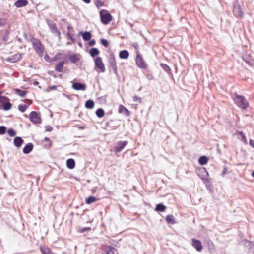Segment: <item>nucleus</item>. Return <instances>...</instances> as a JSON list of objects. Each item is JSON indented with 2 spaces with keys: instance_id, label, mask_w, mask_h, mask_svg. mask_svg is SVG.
Segmentation results:
<instances>
[{
  "instance_id": "1",
  "label": "nucleus",
  "mask_w": 254,
  "mask_h": 254,
  "mask_svg": "<svg viewBox=\"0 0 254 254\" xmlns=\"http://www.w3.org/2000/svg\"><path fill=\"white\" fill-rule=\"evenodd\" d=\"M235 104L240 108L245 109L248 106L246 99L242 96L238 95L234 99Z\"/></svg>"
},
{
  "instance_id": "2",
  "label": "nucleus",
  "mask_w": 254,
  "mask_h": 254,
  "mask_svg": "<svg viewBox=\"0 0 254 254\" xmlns=\"http://www.w3.org/2000/svg\"><path fill=\"white\" fill-rule=\"evenodd\" d=\"M32 41L34 50L40 56H42L43 54L44 47L41 42L37 39H33Z\"/></svg>"
},
{
  "instance_id": "3",
  "label": "nucleus",
  "mask_w": 254,
  "mask_h": 254,
  "mask_svg": "<svg viewBox=\"0 0 254 254\" xmlns=\"http://www.w3.org/2000/svg\"><path fill=\"white\" fill-rule=\"evenodd\" d=\"M101 22L104 24H107L112 21V17L106 10H102L100 12Z\"/></svg>"
},
{
  "instance_id": "4",
  "label": "nucleus",
  "mask_w": 254,
  "mask_h": 254,
  "mask_svg": "<svg viewBox=\"0 0 254 254\" xmlns=\"http://www.w3.org/2000/svg\"><path fill=\"white\" fill-rule=\"evenodd\" d=\"M136 63L137 66L142 69H146L147 67V64L143 60L142 56L137 53L136 57Z\"/></svg>"
},
{
  "instance_id": "5",
  "label": "nucleus",
  "mask_w": 254,
  "mask_h": 254,
  "mask_svg": "<svg viewBox=\"0 0 254 254\" xmlns=\"http://www.w3.org/2000/svg\"><path fill=\"white\" fill-rule=\"evenodd\" d=\"M200 173L202 174L201 176H200L201 179L203 180V182L205 184H207L210 183L209 179L207 177L209 176V173L206 168H202L199 170Z\"/></svg>"
},
{
  "instance_id": "6",
  "label": "nucleus",
  "mask_w": 254,
  "mask_h": 254,
  "mask_svg": "<svg viewBox=\"0 0 254 254\" xmlns=\"http://www.w3.org/2000/svg\"><path fill=\"white\" fill-rule=\"evenodd\" d=\"M95 64L96 67L99 69V71L104 72L105 70L104 64L102 61V59L100 57H98L95 59Z\"/></svg>"
},
{
  "instance_id": "7",
  "label": "nucleus",
  "mask_w": 254,
  "mask_h": 254,
  "mask_svg": "<svg viewBox=\"0 0 254 254\" xmlns=\"http://www.w3.org/2000/svg\"><path fill=\"white\" fill-rule=\"evenodd\" d=\"M30 121L34 124H39L41 123V119L39 115L36 112L33 111L29 115Z\"/></svg>"
},
{
  "instance_id": "8",
  "label": "nucleus",
  "mask_w": 254,
  "mask_h": 254,
  "mask_svg": "<svg viewBox=\"0 0 254 254\" xmlns=\"http://www.w3.org/2000/svg\"><path fill=\"white\" fill-rule=\"evenodd\" d=\"M191 241L192 246L194 247L197 251L201 252L202 250L203 247L201 242L199 240L192 239Z\"/></svg>"
},
{
  "instance_id": "9",
  "label": "nucleus",
  "mask_w": 254,
  "mask_h": 254,
  "mask_svg": "<svg viewBox=\"0 0 254 254\" xmlns=\"http://www.w3.org/2000/svg\"><path fill=\"white\" fill-rule=\"evenodd\" d=\"M127 144V141H120L117 144V145L114 147V151L117 152H120Z\"/></svg>"
},
{
  "instance_id": "10",
  "label": "nucleus",
  "mask_w": 254,
  "mask_h": 254,
  "mask_svg": "<svg viewBox=\"0 0 254 254\" xmlns=\"http://www.w3.org/2000/svg\"><path fill=\"white\" fill-rule=\"evenodd\" d=\"M72 87L74 90L84 91L86 88V85L84 84L74 82L72 84Z\"/></svg>"
},
{
  "instance_id": "11",
  "label": "nucleus",
  "mask_w": 254,
  "mask_h": 254,
  "mask_svg": "<svg viewBox=\"0 0 254 254\" xmlns=\"http://www.w3.org/2000/svg\"><path fill=\"white\" fill-rule=\"evenodd\" d=\"M48 26L50 27V29L51 30L52 32L53 33H55L57 34L58 36L59 37H60L61 34H60V31L58 30V29L56 27V24L53 22H51L48 21Z\"/></svg>"
},
{
  "instance_id": "12",
  "label": "nucleus",
  "mask_w": 254,
  "mask_h": 254,
  "mask_svg": "<svg viewBox=\"0 0 254 254\" xmlns=\"http://www.w3.org/2000/svg\"><path fill=\"white\" fill-rule=\"evenodd\" d=\"M233 12L234 14L240 17H242L243 16V10H242V8L239 5L234 6Z\"/></svg>"
},
{
  "instance_id": "13",
  "label": "nucleus",
  "mask_w": 254,
  "mask_h": 254,
  "mask_svg": "<svg viewBox=\"0 0 254 254\" xmlns=\"http://www.w3.org/2000/svg\"><path fill=\"white\" fill-rule=\"evenodd\" d=\"M244 244L246 247H249V253L254 254V244L250 241L245 240Z\"/></svg>"
},
{
  "instance_id": "14",
  "label": "nucleus",
  "mask_w": 254,
  "mask_h": 254,
  "mask_svg": "<svg viewBox=\"0 0 254 254\" xmlns=\"http://www.w3.org/2000/svg\"><path fill=\"white\" fill-rule=\"evenodd\" d=\"M21 58V55L20 54H16L12 56L7 58V61L11 63H16L19 61Z\"/></svg>"
},
{
  "instance_id": "15",
  "label": "nucleus",
  "mask_w": 254,
  "mask_h": 254,
  "mask_svg": "<svg viewBox=\"0 0 254 254\" xmlns=\"http://www.w3.org/2000/svg\"><path fill=\"white\" fill-rule=\"evenodd\" d=\"M105 251L107 254H118V250L112 246L107 247Z\"/></svg>"
},
{
  "instance_id": "16",
  "label": "nucleus",
  "mask_w": 254,
  "mask_h": 254,
  "mask_svg": "<svg viewBox=\"0 0 254 254\" xmlns=\"http://www.w3.org/2000/svg\"><path fill=\"white\" fill-rule=\"evenodd\" d=\"M33 145L32 143L27 144L23 149V152L24 154L29 153L33 149Z\"/></svg>"
},
{
  "instance_id": "17",
  "label": "nucleus",
  "mask_w": 254,
  "mask_h": 254,
  "mask_svg": "<svg viewBox=\"0 0 254 254\" xmlns=\"http://www.w3.org/2000/svg\"><path fill=\"white\" fill-rule=\"evenodd\" d=\"M28 4L26 0H18L14 3V5L17 7H21L26 6Z\"/></svg>"
},
{
  "instance_id": "18",
  "label": "nucleus",
  "mask_w": 254,
  "mask_h": 254,
  "mask_svg": "<svg viewBox=\"0 0 254 254\" xmlns=\"http://www.w3.org/2000/svg\"><path fill=\"white\" fill-rule=\"evenodd\" d=\"M79 34L82 35L83 39L85 41L90 39L92 36L91 33L87 31L84 32H80Z\"/></svg>"
},
{
  "instance_id": "19",
  "label": "nucleus",
  "mask_w": 254,
  "mask_h": 254,
  "mask_svg": "<svg viewBox=\"0 0 254 254\" xmlns=\"http://www.w3.org/2000/svg\"><path fill=\"white\" fill-rule=\"evenodd\" d=\"M23 142V139L20 137H16L14 139V144L17 147H20Z\"/></svg>"
},
{
  "instance_id": "20",
  "label": "nucleus",
  "mask_w": 254,
  "mask_h": 254,
  "mask_svg": "<svg viewBox=\"0 0 254 254\" xmlns=\"http://www.w3.org/2000/svg\"><path fill=\"white\" fill-rule=\"evenodd\" d=\"M66 165L68 168L72 169L74 168L75 163L73 159H68L66 161Z\"/></svg>"
},
{
  "instance_id": "21",
  "label": "nucleus",
  "mask_w": 254,
  "mask_h": 254,
  "mask_svg": "<svg viewBox=\"0 0 254 254\" xmlns=\"http://www.w3.org/2000/svg\"><path fill=\"white\" fill-rule=\"evenodd\" d=\"M129 56V53L127 50L121 51L119 53V57L121 59H127Z\"/></svg>"
},
{
  "instance_id": "22",
  "label": "nucleus",
  "mask_w": 254,
  "mask_h": 254,
  "mask_svg": "<svg viewBox=\"0 0 254 254\" xmlns=\"http://www.w3.org/2000/svg\"><path fill=\"white\" fill-rule=\"evenodd\" d=\"M98 200V199L94 196H90L86 199V203L87 204H90L94 203Z\"/></svg>"
},
{
  "instance_id": "23",
  "label": "nucleus",
  "mask_w": 254,
  "mask_h": 254,
  "mask_svg": "<svg viewBox=\"0 0 254 254\" xmlns=\"http://www.w3.org/2000/svg\"><path fill=\"white\" fill-rule=\"evenodd\" d=\"M85 106L86 108L92 109L94 106V102L91 100L86 101Z\"/></svg>"
},
{
  "instance_id": "24",
  "label": "nucleus",
  "mask_w": 254,
  "mask_h": 254,
  "mask_svg": "<svg viewBox=\"0 0 254 254\" xmlns=\"http://www.w3.org/2000/svg\"><path fill=\"white\" fill-rule=\"evenodd\" d=\"M198 162L200 165H205L208 162V158L205 156H201L199 158Z\"/></svg>"
},
{
  "instance_id": "25",
  "label": "nucleus",
  "mask_w": 254,
  "mask_h": 254,
  "mask_svg": "<svg viewBox=\"0 0 254 254\" xmlns=\"http://www.w3.org/2000/svg\"><path fill=\"white\" fill-rule=\"evenodd\" d=\"M166 207L162 204H158L157 205L155 210L157 211L164 212L165 211Z\"/></svg>"
},
{
  "instance_id": "26",
  "label": "nucleus",
  "mask_w": 254,
  "mask_h": 254,
  "mask_svg": "<svg viewBox=\"0 0 254 254\" xmlns=\"http://www.w3.org/2000/svg\"><path fill=\"white\" fill-rule=\"evenodd\" d=\"M89 53L91 56L94 57L99 54V51L97 48H93L90 50Z\"/></svg>"
},
{
  "instance_id": "27",
  "label": "nucleus",
  "mask_w": 254,
  "mask_h": 254,
  "mask_svg": "<svg viewBox=\"0 0 254 254\" xmlns=\"http://www.w3.org/2000/svg\"><path fill=\"white\" fill-rule=\"evenodd\" d=\"M40 250L43 254H49L51 252H52L48 248H47L45 246H41Z\"/></svg>"
},
{
  "instance_id": "28",
  "label": "nucleus",
  "mask_w": 254,
  "mask_h": 254,
  "mask_svg": "<svg viewBox=\"0 0 254 254\" xmlns=\"http://www.w3.org/2000/svg\"><path fill=\"white\" fill-rule=\"evenodd\" d=\"M119 112L120 113H123L124 112H125L127 116H128L129 115V111L123 105H120L119 106Z\"/></svg>"
},
{
  "instance_id": "29",
  "label": "nucleus",
  "mask_w": 254,
  "mask_h": 254,
  "mask_svg": "<svg viewBox=\"0 0 254 254\" xmlns=\"http://www.w3.org/2000/svg\"><path fill=\"white\" fill-rule=\"evenodd\" d=\"M96 114L98 117L102 118L104 117L105 115V112L102 109L100 108L96 111Z\"/></svg>"
},
{
  "instance_id": "30",
  "label": "nucleus",
  "mask_w": 254,
  "mask_h": 254,
  "mask_svg": "<svg viewBox=\"0 0 254 254\" xmlns=\"http://www.w3.org/2000/svg\"><path fill=\"white\" fill-rule=\"evenodd\" d=\"M166 220L167 222L169 223H171L172 224L175 223V220H174V217L173 216V215H167L166 217Z\"/></svg>"
},
{
  "instance_id": "31",
  "label": "nucleus",
  "mask_w": 254,
  "mask_h": 254,
  "mask_svg": "<svg viewBox=\"0 0 254 254\" xmlns=\"http://www.w3.org/2000/svg\"><path fill=\"white\" fill-rule=\"evenodd\" d=\"M63 65H64V62H59L55 67L56 70L58 72L62 71L63 68Z\"/></svg>"
},
{
  "instance_id": "32",
  "label": "nucleus",
  "mask_w": 254,
  "mask_h": 254,
  "mask_svg": "<svg viewBox=\"0 0 254 254\" xmlns=\"http://www.w3.org/2000/svg\"><path fill=\"white\" fill-rule=\"evenodd\" d=\"M237 135L241 136V139L245 144L247 143V140L244 134L242 131H238L236 133Z\"/></svg>"
},
{
  "instance_id": "33",
  "label": "nucleus",
  "mask_w": 254,
  "mask_h": 254,
  "mask_svg": "<svg viewBox=\"0 0 254 254\" xmlns=\"http://www.w3.org/2000/svg\"><path fill=\"white\" fill-rule=\"evenodd\" d=\"M15 92H16V93L19 96H21V97H24L26 93V92L25 91H23V90H19V89H16L15 90Z\"/></svg>"
},
{
  "instance_id": "34",
  "label": "nucleus",
  "mask_w": 254,
  "mask_h": 254,
  "mask_svg": "<svg viewBox=\"0 0 254 254\" xmlns=\"http://www.w3.org/2000/svg\"><path fill=\"white\" fill-rule=\"evenodd\" d=\"M7 20L5 18H0V26H4L7 23Z\"/></svg>"
},
{
  "instance_id": "35",
  "label": "nucleus",
  "mask_w": 254,
  "mask_h": 254,
  "mask_svg": "<svg viewBox=\"0 0 254 254\" xmlns=\"http://www.w3.org/2000/svg\"><path fill=\"white\" fill-rule=\"evenodd\" d=\"M11 108V104L10 103H6L3 105V108L4 110L7 111L10 109Z\"/></svg>"
},
{
  "instance_id": "36",
  "label": "nucleus",
  "mask_w": 254,
  "mask_h": 254,
  "mask_svg": "<svg viewBox=\"0 0 254 254\" xmlns=\"http://www.w3.org/2000/svg\"><path fill=\"white\" fill-rule=\"evenodd\" d=\"M27 108V106L26 105H19L18 106V109L22 112H25Z\"/></svg>"
},
{
  "instance_id": "37",
  "label": "nucleus",
  "mask_w": 254,
  "mask_h": 254,
  "mask_svg": "<svg viewBox=\"0 0 254 254\" xmlns=\"http://www.w3.org/2000/svg\"><path fill=\"white\" fill-rule=\"evenodd\" d=\"M7 133L10 136H14L16 135L15 131L11 128L8 130Z\"/></svg>"
},
{
  "instance_id": "38",
  "label": "nucleus",
  "mask_w": 254,
  "mask_h": 254,
  "mask_svg": "<svg viewBox=\"0 0 254 254\" xmlns=\"http://www.w3.org/2000/svg\"><path fill=\"white\" fill-rule=\"evenodd\" d=\"M91 230V228L90 227H85V228H80L79 230H78V232H80V233H84L86 231H90Z\"/></svg>"
},
{
  "instance_id": "39",
  "label": "nucleus",
  "mask_w": 254,
  "mask_h": 254,
  "mask_svg": "<svg viewBox=\"0 0 254 254\" xmlns=\"http://www.w3.org/2000/svg\"><path fill=\"white\" fill-rule=\"evenodd\" d=\"M101 43L102 45H103L106 47H107L109 46V43H108V41L106 39H101Z\"/></svg>"
},
{
  "instance_id": "40",
  "label": "nucleus",
  "mask_w": 254,
  "mask_h": 254,
  "mask_svg": "<svg viewBox=\"0 0 254 254\" xmlns=\"http://www.w3.org/2000/svg\"><path fill=\"white\" fill-rule=\"evenodd\" d=\"M6 132V127L4 126L0 127V134H4Z\"/></svg>"
},
{
  "instance_id": "41",
  "label": "nucleus",
  "mask_w": 254,
  "mask_h": 254,
  "mask_svg": "<svg viewBox=\"0 0 254 254\" xmlns=\"http://www.w3.org/2000/svg\"><path fill=\"white\" fill-rule=\"evenodd\" d=\"M95 4H96V6L98 8L101 7L103 6V2L99 0H98L96 1Z\"/></svg>"
},
{
  "instance_id": "42",
  "label": "nucleus",
  "mask_w": 254,
  "mask_h": 254,
  "mask_svg": "<svg viewBox=\"0 0 254 254\" xmlns=\"http://www.w3.org/2000/svg\"><path fill=\"white\" fill-rule=\"evenodd\" d=\"M67 36L68 39H70L72 43L75 42V39L72 37L71 35L70 34L69 31H68L67 33Z\"/></svg>"
},
{
  "instance_id": "43",
  "label": "nucleus",
  "mask_w": 254,
  "mask_h": 254,
  "mask_svg": "<svg viewBox=\"0 0 254 254\" xmlns=\"http://www.w3.org/2000/svg\"><path fill=\"white\" fill-rule=\"evenodd\" d=\"M52 127H51L50 126L48 125L45 127V130L46 131H51L52 130Z\"/></svg>"
},
{
  "instance_id": "44",
  "label": "nucleus",
  "mask_w": 254,
  "mask_h": 254,
  "mask_svg": "<svg viewBox=\"0 0 254 254\" xmlns=\"http://www.w3.org/2000/svg\"><path fill=\"white\" fill-rule=\"evenodd\" d=\"M161 66L166 71H167V70H169V66H168L167 65H166L165 64H161Z\"/></svg>"
},
{
  "instance_id": "45",
  "label": "nucleus",
  "mask_w": 254,
  "mask_h": 254,
  "mask_svg": "<svg viewBox=\"0 0 254 254\" xmlns=\"http://www.w3.org/2000/svg\"><path fill=\"white\" fill-rule=\"evenodd\" d=\"M61 55V54L60 53L57 54V55H55V56L54 57V58H53V59L52 61H56V60H58L59 56H60Z\"/></svg>"
},
{
  "instance_id": "46",
  "label": "nucleus",
  "mask_w": 254,
  "mask_h": 254,
  "mask_svg": "<svg viewBox=\"0 0 254 254\" xmlns=\"http://www.w3.org/2000/svg\"><path fill=\"white\" fill-rule=\"evenodd\" d=\"M250 145L254 148V140L250 139L249 141Z\"/></svg>"
},
{
  "instance_id": "47",
  "label": "nucleus",
  "mask_w": 254,
  "mask_h": 254,
  "mask_svg": "<svg viewBox=\"0 0 254 254\" xmlns=\"http://www.w3.org/2000/svg\"><path fill=\"white\" fill-rule=\"evenodd\" d=\"M95 40H92L89 43V45L90 46H93V45H95Z\"/></svg>"
},
{
  "instance_id": "48",
  "label": "nucleus",
  "mask_w": 254,
  "mask_h": 254,
  "mask_svg": "<svg viewBox=\"0 0 254 254\" xmlns=\"http://www.w3.org/2000/svg\"><path fill=\"white\" fill-rule=\"evenodd\" d=\"M133 100H134V101H138L139 102H140V99L138 97H137V96H134V97H133Z\"/></svg>"
},
{
  "instance_id": "49",
  "label": "nucleus",
  "mask_w": 254,
  "mask_h": 254,
  "mask_svg": "<svg viewBox=\"0 0 254 254\" xmlns=\"http://www.w3.org/2000/svg\"><path fill=\"white\" fill-rule=\"evenodd\" d=\"M44 59L46 61L48 62V61H49L50 57L48 55L46 54L44 56Z\"/></svg>"
},
{
  "instance_id": "50",
  "label": "nucleus",
  "mask_w": 254,
  "mask_h": 254,
  "mask_svg": "<svg viewBox=\"0 0 254 254\" xmlns=\"http://www.w3.org/2000/svg\"><path fill=\"white\" fill-rule=\"evenodd\" d=\"M227 169L226 168H225L222 172V175L224 176L225 174L227 173Z\"/></svg>"
},
{
  "instance_id": "51",
  "label": "nucleus",
  "mask_w": 254,
  "mask_h": 254,
  "mask_svg": "<svg viewBox=\"0 0 254 254\" xmlns=\"http://www.w3.org/2000/svg\"><path fill=\"white\" fill-rule=\"evenodd\" d=\"M70 60L73 63L76 62V61L74 60V58L72 57H70Z\"/></svg>"
},
{
  "instance_id": "52",
  "label": "nucleus",
  "mask_w": 254,
  "mask_h": 254,
  "mask_svg": "<svg viewBox=\"0 0 254 254\" xmlns=\"http://www.w3.org/2000/svg\"><path fill=\"white\" fill-rule=\"evenodd\" d=\"M49 88L51 89V90H54L56 88V86H52L51 87H49Z\"/></svg>"
},
{
  "instance_id": "53",
  "label": "nucleus",
  "mask_w": 254,
  "mask_h": 254,
  "mask_svg": "<svg viewBox=\"0 0 254 254\" xmlns=\"http://www.w3.org/2000/svg\"><path fill=\"white\" fill-rule=\"evenodd\" d=\"M82 0L86 3H89L91 1V0Z\"/></svg>"
},
{
  "instance_id": "54",
  "label": "nucleus",
  "mask_w": 254,
  "mask_h": 254,
  "mask_svg": "<svg viewBox=\"0 0 254 254\" xmlns=\"http://www.w3.org/2000/svg\"><path fill=\"white\" fill-rule=\"evenodd\" d=\"M71 28V25H69L67 27V29L68 30V31L69 30V29H70Z\"/></svg>"
},
{
  "instance_id": "55",
  "label": "nucleus",
  "mask_w": 254,
  "mask_h": 254,
  "mask_svg": "<svg viewBox=\"0 0 254 254\" xmlns=\"http://www.w3.org/2000/svg\"><path fill=\"white\" fill-rule=\"evenodd\" d=\"M252 176L254 177V171H253L252 173Z\"/></svg>"
},
{
  "instance_id": "56",
  "label": "nucleus",
  "mask_w": 254,
  "mask_h": 254,
  "mask_svg": "<svg viewBox=\"0 0 254 254\" xmlns=\"http://www.w3.org/2000/svg\"><path fill=\"white\" fill-rule=\"evenodd\" d=\"M38 84V81H35V82H34V84H35V85H37V84Z\"/></svg>"
},
{
  "instance_id": "57",
  "label": "nucleus",
  "mask_w": 254,
  "mask_h": 254,
  "mask_svg": "<svg viewBox=\"0 0 254 254\" xmlns=\"http://www.w3.org/2000/svg\"><path fill=\"white\" fill-rule=\"evenodd\" d=\"M71 44V43L70 42H67V44H68V45H69V44Z\"/></svg>"
},
{
  "instance_id": "58",
  "label": "nucleus",
  "mask_w": 254,
  "mask_h": 254,
  "mask_svg": "<svg viewBox=\"0 0 254 254\" xmlns=\"http://www.w3.org/2000/svg\"><path fill=\"white\" fill-rule=\"evenodd\" d=\"M45 139L46 140H49V138H48L46 137V138H45Z\"/></svg>"
},
{
  "instance_id": "59",
  "label": "nucleus",
  "mask_w": 254,
  "mask_h": 254,
  "mask_svg": "<svg viewBox=\"0 0 254 254\" xmlns=\"http://www.w3.org/2000/svg\"><path fill=\"white\" fill-rule=\"evenodd\" d=\"M79 45L80 47H81V46H82V44H81V43H79Z\"/></svg>"
},
{
  "instance_id": "60",
  "label": "nucleus",
  "mask_w": 254,
  "mask_h": 254,
  "mask_svg": "<svg viewBox=\"0 0 254 254\" xmlns=\"http://www.w3.org/2000/svg\"><path fill=\"white\" fill-rule=\"evenodd\" d=\"M135 44V45H134V47H136V44Z\"/></svg>"
}]
</instances>
